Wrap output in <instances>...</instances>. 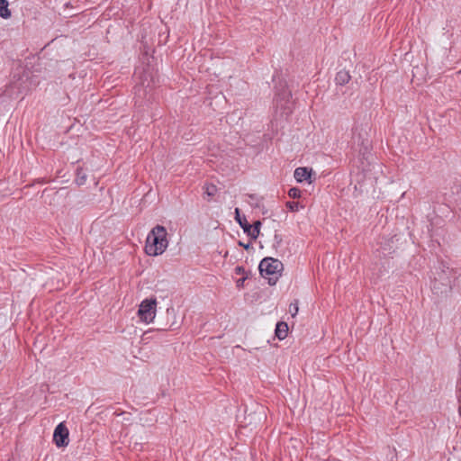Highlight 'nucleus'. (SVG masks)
<instances>
[{
  "label": "nucleus",
  "instance_id": "f257e3e1",
  "mask_svg": "<svg viewBox=\"0 0 461 461\" xmlns=\"http://www.w3.org/2000/svg\"><path fill=\"white\" fill-rule=\"evenodd\" d=\"M167 230L164 226H155L148 234L145 244V252L149 256L161 255L168 245Z\"/></svg>",
  "mask_w": 461,
  "mask_h": 461
},
{
  "label": "nucleus",
  "instance_id": "f03ea898",
  "mask_svg": "<svg viewBox=\"0 0 461 461\" xmlns=\"http://www.w3.org/2000/svg\"><path fill=\"white\" fill-rule=\"evenodd\" d=\"M157 299L147 298L143 300L138 310V316L140 320L145 323H150L154 321L157 312Z\"/></svg>",
  "mask_w": 461,
  "mask_h": 461
},
{
  "label": "nucleus",
  "instance_id": "7ed1b4c3",
  "mask_svg": "<svg viewBox=\"0 0 461 461\" xmlns=\"http://www.w3.org/2000/svg\"><path fill=\"white\" fill-rule=\"evenodd\" d=\"M235 220L243 229L244 232L251 239L256 240L258 237L261 226V222L259 221H255L253 225L249 224L246 217L240 215L239 208L235 209Z\"/></svg>",
  "mask_w": 461,
  "mask_h": 461
},
{
  "label": "nucleus",
  "instance_id": "20e7f679",
  "mask_svg": "<svg viewBox=\"0 0 461 461\" xmlns=\"http://www.w3.org/2000/svg\"><path fill=\"white\" fill-rule=\"evenodd\" d=\"M260 274L265 276H275L279 274L283 269V263L273 258H265L259 263Z\"/></svg>",
  "mask_w": 461,
  "mask_h": 461
},
{
  "label": "nucleus",
  "instance_id": "39448f33",
  "mask_svg": "<svg viewBox=\"0 0 461 461\" xmlns=\"http://www.w3.org/2000/svg\"><path fill=\"white\" fill-rule=\"evenodd\" d=\"M68 429L64 423H59L53 433V440L57 447H67L68 445Z\"/></svg>",
  "mask_w": 461,
  "mask_h": 461
},
{
  "label": "nucleus",
  "instance_id": "423d86ee",
  "mask_svg": "<svg viewBox=\"0 0 461 461\" xmlns=\"http://www.w3.org/2000/svg\"><path fill=\"white\" fill-rule=\"evenodd\" d=\"M312 169H308L307 167H297L294 170V178L297 182H303L311 177Z\"/></svg>",
  "mask_w": 461,
  "mask_h": 461
},
{
  "label": "nucleus",
  "instance_id": "0eeeda50",
  "mask_svg": "<svg viewBox=\"0 0 461 461\" xmlns=\"http://www.w3.org/2000/svg\"><path fill=\"white\" fill-rule=\"evenodd\" d=\"M203 197L210 201L218 192V187L212 183H205L203 186Z\"/></svg>",
  "mask_w": 461,
  "mask_h": 461
},
{
  "label": "nucleus",
  "instance_id": "6e6552de",
  "mask_svg": "<svg viewBox=\"0 0 461 461\" xmlns=\"http://www.w3.org/2000/svg\"><path fill=\"white\" fill-rule=\"evenodd\" d=\"M350 79H351V76L346 70L339 71L335 77L336 84L339 85V86L347 85L350 81Z\"/></svg>",
  "mask_w": 461,
  "mask_h": 461
},
{
  "label": "nucleus",
  "instance_id": "1a4fd4ad",
  "mask_svg": "<svg viewBox=\"0 0 461 461\" xmlns=\"http://www.w3.org/2000/svg\"><path fill=\"white\" fill-rule=\"evenodd\" d=\"M288 333V326L285 322H278L276 327V335L279 339L286 338Z\"/></svg>",
  "mask_w": 461,
  "mask_h": 461
},
{
  "label": "nucleus",
  "instance_id": "9d476101",
  "mask_svg": "<svg viewBox=\"0 0 461 461\" xmlns=\"http://www.w3.org/2000/svg\"><path fill=\"white\" fill-rule=\"evenodd\" d=\"M0 16L5 19L11 16V12L8 9V2L6 0H0Z\"/></svg>",
  "mask_w": 461,
  "mask_h": 461
},
{
  "label": "nucleus",
  "instance_id": "9b49d317",
  "mask_svg": "<svg viewBox=\"0 0 461 461\" xmlns=\"http://www.w3.org/2000/svg\"><path fill=\"white\" fill-rule=\"evenodd\" d=\"M86 182V174L82 168L77 169L76 183L78 185H83Z\"/></svg>",
  "mask_w": 461,
  "mask_h": 461
},
{
  "label": "nucleus",
  "instance_id": "f8f14e48",
  "mask_svg": "<svg viewBox=\"0 0 461 461\" xmlns=\"http://www.w3.org/2000/svg\"><path fill=\"white\" fill-rule=\"evenodd\" d=\"M288 195L293 199L300 198L302 195V191L297 187H292L288 191Z\"/></svg>",
  "mask_w": 461,
  "mask_h": 461
},
{
  "label": "nucleus",
  "instance_id": "ddd939ff",
  "mask_svg": "<svg viewBox=\"0 0 461 461\" xmlns=\"http://www.w3.org/2000/svg\"><path fill=\"white\" fill-rule=\"evenodd\" d=\"M298 301L295 300L294 302L291 303L289 305V312L293 317H294L298 313Z\"/></svg>",
  "mask_w": 461,
  "mask_h": 461
},
{
  "label": "nucleus",
  "instance_id": "4468645a",
  "mask_svg": "<svg viewBox=\"0 0 461 461\" xmlns=\"http://www.w3.org/2000/svg\"><path fill=\"white\" fill-rule=\"evenodd\" d=\"M286 207L292 212H297L299 208V203L297 202H287Z\"/></svg>",
  "mask_w": 461,
  "mask_h": 461
},
{
  "label": "nucleus",
  "instance_id": "2eb2a0df",
  "mask_svg": "<svg viewBox=\"0 0 461 461\" xmlns=\"http://www.w3.org/2000/svg\"><path fill=\"white\" fill-rule=\"evenodd\" d=\"M149 85H148L147 86H144V83H142L140 86H135V92L138 93L139 95H140V92H143L145 94L146 90L144 88L149 87Z\"/></svg>",
  "mask_w": 461,
  "mask_h": 461
},
{
  "label": "nucleus",
  "instance_id": "dca6fc26",
  "mask_svg": "<svg viewBox=\"0 0 461 461\" xmlns=\"http://www.w3.org/2000/svg\"><path fill=\"white\" fill-rule=\"evenodd\" d=\"M246 278V276H243L242 278L237 280L236 284L239 288L243 286Z\"/></svg>",
  "mask_w": 461,
  "mask_h": 461
},
{
  "label": "nucleus",
  "instance_id": "f3484780",
  "mask_svg": "<svg viewBox=\"0 0 461 461\" xmlns=\"http://www.w3.org/2000/svg\"><path fill=\"white\" fill-rule=\"evenodd\" d=\"M235 273H236L237 275H241V274H244V273H245V270H244V268H243L242 267H237L235 268Z\"/></svg>",
  "mask_w": 461,
  "mask_h": 461
},
{
  "label": "nucleus",
  "instance_id": "a211bd4d",
  "mask_svg": "<svg viewBox=\"0 0 461 461\" xmlns=\"http://www.w3.org/2000/svg\"><path fill=\"white\" fill-rule=\"evenodd\" d=\"M276 278H277V277L276 276ZM272 279H273L272 277H269V278H268V283H269L270 285H275V284H276V279H275L274 281H272Z\"/></svg>",
  "mask_w": 461,
  "mask_h": 461
},
{
  "label": "nucleus",
  "instance_id": "6ab92c4d",
  "mask_svg": "<svg viewBox=\"0 0 461 461\" xmlns=\"http://www.w3.org/2000/svg\"><path fill=\"white\" fill-rule=\"evenodd\" d=\"M458 412H459V415L461 416V403H460V405L458 407Z\"/></svg>",
  "mask_w": 461,
  "mask_h": 461
},
{
  "label": "nucleus",
  "instance_id": "aec40b11",
  "mask_svg": "<svg viewBox=\"0 0 461 461\" xmlns=\"http://www.w3.org/2000/svg\"><path fill=\"white\" fill-rule=\"evenodd\" d=\"M284 95H285V97H288V96L290 95V93H285V94H284Z\"/></svg>",
  "mask_w": 461,
  "mask_h": 461
}]
</instances>
